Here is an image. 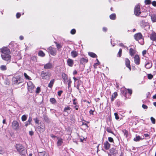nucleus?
Listing matches in <instances>:
<instances>
[{"label": "nucleus", "mask_w": 156, "mask_h": 156, "mask_svg": "<svg viewBox=\"0 0 156 156\" xmlns=\"http://www.w3.org/2000/svg\"><path fill=\"white\" fill-rule=\"evenodd\" d=\"M125 63L126 67H128L129 69V70H131V68L130 65V62L129 60L127 58H126L125 60Z\"/></svg>", "instance_id": "f3484780"}, {"label": "nucleus", "mask_w": 156, "mask_h": 156, "mask_svg": "<svg viewBox=\"0 0 156 156\" xmlns=\"http://www.w3.org/2000/svg\"><path fill=\"white\" fill-rule=\"evenodd\" d=\"M7 69V68L5 65H1L0 66V69L2 71H5Z\"/></svg>", "instance_id": "7c9ffc66"}, {"label": "nucleus", "mask_w": 156, "mask_h": 156, "mask_svg": "<svg viewBox=\"0 0 156 156\" xmlns=\"http://www.w3.org/2000/svg\"><path fill=\"white\" fill-rule=\"evenodd\" d=\"M67 64L68 66L70 67H72L74 64L73 60L71 59L68 58L67 61Z\"/></svg>", "instance_id": "a211bd4d"}, {"label": "nucleus", "mask_w": 156, "mask_h": 156, "mask_svg": "<svg viewBox=\"0 0 156 156\" xmlns=\"http://www.w3.org/2000/svg\"><path fill=\"white\" fill-rule=\"evenodd\" d=\"M44 120L46 122H48L49 121L48 118L47 116H44Z\"/></svg>", "instance_id": "603ef678"}, {"label": "nucleus", "mask_w": 156, "mask_h": 156, "mask_svg": "<svg viewBox=\"0 0 156 156\" xmlns=\"http://www.w3.org/2000/svg\"><path fill=\"white\" fill-rule=\"evenodd\" d=\"M152 5L154 6H156V2L155 1H153L152 3Z\"/></svg>", "instance_id": "e2e57ef3"}, {"label": "nucleus", "mask_w": 156, "mask_h": 156, "mask_svg": "<svg viewBox=\"0 0 156 156\" xmlns=\"http://www.w3.org/2000/svg\"><path fill=\"white\" fill-rule=\"evenodd\" d=\"M145 3L146 4H150L151 3V1L150 0H145Z\"/></svg>", "instance_id": "49530a36"}, {"label": "nucleus", "mask_w": 156, "mask_h": 156, "mask_svg": "<svg viewBox=\"0 0 156 156\" xmlns=\"http://www.w3.org/2000/svg\"><path fill=\"white\" fill-rule=\"evenodd\" d=\"M54 81H55L54 79H52V80H51L50 81V82L48 84V87L50 88H51L53 86Z\"/></svg>", "instance_id": "c756f323"}, {"label": "nucleus", "mask_w": 156, "mask_h": 156, "mask_svg": "<svg viewBox=\"0 0 156 156\" xmlns=\"http://www.w3.org/2000/svg\"><path fill=\"white\" fill-rule=\"evenodd\" d=\"M55 43L56 44L57 48L58 50L61 48L62 46L61 45H60L59 44H57V43Z\"/></svg>", "instance_id": "09e8293b"}, {"label": "nucleus", "mask_w": 156, "mask_h": 156, "mask_svg": "<svg viewBox=\"0 0 156 156\" xmlns=\"http://www.w3.org/2000/svg\"><path fill=\"white\" fill-rule=\"evenodd\" d=\"M116 17V15L115 13H113L109 16L110 19L112 20H115V19Z\"/></svg>", "instance_id": "c9c22d12"}, {"label": "nucleus", "mask_w": 156, "mask_h": 156, "mask_svg": "<svg viewBox=\"0 0 156 156\" xmlns=\"http://www.w3.org/2000/svg\"><path fill=\"white\" fill-rule=\"evenodd\" d=\"M134 37L136 41H138L142 39L143 36L141 33H138L135 34Z\"/></svg>", "instance_id": "ddd939ff"}, {"label": "nucleus", "mask_w": 156, "mask_h": 156, "mask_svg": "<svg viewBox=\"0 0 156 156\" xmlns=\"http://www.w3.org/2000/svg\"><path fill=\"white\" fill-rule=\"evenodd\" d=\"M16 148L19 153L22 155H25L27 153V150L21 144H16Z\"/></svg>", "instance_id": "f257e3e1"}, {"label": "nucleus", "mask_w": 156, "mask_h": 156, "mask_svg": "<svg viewBox=\"0 0 156 156\" xmlns=\"http://www.w3.org/2000/svg\"><path fill=\"white\" fill-rule=\"evenodd\" d=\"M106 130L108 133L113 134V132L112 131L110 127H107L106 128Z\"/></svg>", "instance_id": "a19ab883"}, {"label": "nucleus", "mask_w": 156, "mask_h": 156, "mask_svg": "<svg viewBox=\"0 0 156 156\" xmlns=\"http://www.w3.org/2000/svg\"><path fill=\"white\" fill-rule=\"evenodd\" d=\"M63 91L62 90H60L58 92V95L59 96H60Z\"/></svg>", "instance_id": "bf43d9fd"}, {"label": "nucleus", "mask_w": 156, "mask_h": 156, "mask_svg": "<svg viewBox=\"0 0 156 156\" xmlns=\"http://www.w3.org/2000/svg\"><path fill=\"white\" fill-rule=\"evenodd\" d=\"M122 50L121 49H120L118 53V55H119V57H121L122 54Z\"/></svg>", "instance_id": "de8ad7c7"}, {"label": "nucleus", "mask_w": 156, "mask_h": 156, "mask_svg": "<svg viewBox=\"0 0 156 156\" xmlns=\"http://www.w3.org/2000/svg\"><path fill=\"white\" fill-rule=\"evenodd\" d=\"M38 55L41 57H44L45 54L42 51H40L38 52Z\"/></svg>", "instance_id": "4c0bfd02"}, {"label": "nucleus", "mask_w": 156, "mask_h": 156, "mask_svg": "<svg viewBox=\"0 0 156 156\" xmlns=\"http://www.w3.org/2000/svg\"><path fill=\"white\" fill-rule=\"evenodd\" d=\"M51 76V73L48 72L42 71L41 76L44 80L48 79Z\"/></svg>", "instance_id": "7ed1b4c3"}, {"label": "nucleus", "mask_w": 156, "mask_h": 156, "mask_svg": "<svg viewBox=\"0 0 156 156\" xmlns=\"http://www.w3.org/2000/svg\"><path fill=\"white\" fill-rule=\"evenodd\" d=\"M14 43L13 42H11L9 45V48H12L14 47Z\"/></svg>", "instance_id": "a18cd8bd"}, {"label": "nucleus", "mask_w": 156, "mask_h": 156, "mask_svg": "<svg viewBox=\"0 0 156 156\" xmlns=\"http://www.w3.org/2000/svg\"><path fill=\"white\" fill-rule=\"evenodd\" d=\"M151 19L153 22H156V15H152L151 16Z\"/></svg>", "instance_id": "e433bc0d"}, {"label": "nucleus", "mask_w": 156, "mask_h": 156, "mask_svg": "<svg viewBox=\"0 0 156 156\" xmlns=\"http://www.w3.org/2000/svg\"><path fill=\"white\" fill-rule=\"evenodd\" d=\"M53 67V65L50 63H48L44 65V68L45 69H50Z\"/></svg>", "instance_id": "dca6fc26"}, {"label": "nucleus", "mask_w": 156, "mask_h": 156, "mask_svg": "<svg viewBox=\"0 0 156 156\" xmlns=\"http://www.w3.org/2000/svg\"><path fill=\"white\" fill-rule=\"evenodd\" d=\"M27 84L28 90L31 93L33 91V89L34 88V86L32 83L31 81H29L27 83Z\"/></svg>", "instance_id": "6e6552de"}, {"label": "nucleus", "mask_w": 156, "mask_h": 156, "mask_svg": "<svg viewBox=\"0 0 156 156\" xmlns=\"http://www.w3.org/2000/svg\"><path fill=\"white\" fill-rule=\"evenodd\" d=\"M32 121V119L30 117L29 118L28 121L25 122V126L27 127L30 124Z\"/></svg>", "instance_id": "5701e85b"}, {"label": "nucleus", "mask_w": 156, "mask_h": 156, "mask_svg": "<svg viewBox=\"0 0 156 156\" xmlns=\"http://www.w3.org/2000/svg\"><path fill=\"white\" fill-rule=\"evenodd\" d=\"M142 107L144 109H147L148 108V107L144 104H143L142 105Z\"/></svg>", "instance_id": "4d7b16f0"}, {"label": "nucleus", "mask_w": 156, "mask_h": 156, "mask_svg": "<svg viewBox=\"0 0 156 156\" xmlns=\"http://www.w3.org/2000/svg\"><path fill=\"white\" fill-rule=\"evenodd\" d=\"M104 147L106 150L108 149L110 147V144L107 141L105 142L104 144Z\"/></svg>", "instance_id": "aec40b11"}, {"label": "nucleus", "mask_w": 156, "mask_h": 156, "mask_svg": "<svg viewBox=\"0 0 156 156\" xmlns=\"http://www.w3.org/2000/svg\"><path fill=\"white\" fill-rule=\"evenodd\" d=\"M114 115L115 117V118L116 119H119V118L118 116V114L117 113H114Z\"/></svg>", "instance_id": "6e6d98bb"}, {"label": "nucleus", "mask_w": 156, "mask_h": 156, "mask_svg": "<svg viewBox=\"0 0 156 156\" xmlns=\"http://www.w3.org/2000/svg\"><path fill=\"white\" fill-rule=\"evenodd\" d=\"M151 121L152 123L153 124H154L155 122V119H154L153 117H151Z\"/></svg>", "instance_id": "37998d69"}, {"label": "nucleus", "mask_w": 156, "mask_h": 156, "mask_svg": "<svg viewBox=\"0 0 156 156\" xmlns=\"http://www.w3.org/2000/svg\"><path fill=\"white\" fill-rule=\"evenodd\" d=\"M1 52V55L10 54L11 52L10 49L7 47H4L0 49Z\"/></svg>", "instance_id": "39448f33"}, {"label": "nucleus", "mask_w": 156, "mask_h": 156, "mask_svg": "<svg viewBox=\"0 0 156 156\" xmlns=\"http://www.w3.org/2000/svg\"><path fill=\"white\" fill-rule=\"evenodd\" d=\"M122 133H123L125 136L126 137H127L128 136V131L126 129H123L122 131Z\"/></svg>", "instance_id": "2f4dec72"}, {"label": "nucleus", "mask_w": 156, "mask_h": 156, "mask_svg": "<svg viewBox=\"0 0 156 156\" xmlns=\"http://www.w3.org/2000/svg\"><path fill=\"white\" fill-rule=\"evenodd\" d=\"M41 91V89L40 88L38 87H37L36 90V93L37 94H38L39 93L40 91Z\"/></svg>", "instance_id": "79ce46f5"}, {"label": "nucleus", "mask_w": 156, "mask_h": 156, "mask_svg": "<svg viewBox=\"0 0 156 156\" xmlns=\"http://www.w3.org/2000/svg\"><path fill=\"white\" fill-rule=\"evenodd\" d=\"M88 55L90 57L93 58L97 57V56L94 53L92 52H89L88 53Z\"/></svg>", "instance_id": "c85d7f7f"}, {"label": "nucleus", "mask_w": 156, "mask_h": 156, "mask_svg": "<svg viewBox=\"0 0 156 156\" xmlns=\"http://www.w3.org/2000/svg\"><path fill=\"white\" fill-rule=\"evenodd\" d=\"M21 16V14L20 13L18 12L16 14V17L18 19Z\"/></svg>", "instance_id": "13d9d810"}, {"label": "nucleus", "mask_w": 156, "mask_h": 156, "mask_svg": "<svg viewBox=\"0 0 156 156\" xmlns=\"http://www.w3.org/2000/svg\"><path fill=\"white\" fill-rule=\"evenodd\" d=\"M134 58L135 63L136 65H139L140 63V59L139 56L137 55H136Z\"/></svg>", "instance_id": "4468645a"}, {"label": "nucleus", "mask_w": 156, "mask_h": 156, "mask_svg": "<svg viewBox=\"0 0 156 156\" xmlns=\"http://www.w3.org/2000/svg\"><path fill=\"white\" fill-rule=\"evenodd\" d=\"M134 12L136 16H139L141 13L140 11V6L138 5L136 6L134 9Z\"/></svg>", "instance_id": "9d476101"}, {"label": "nucleus", "mask_w": 156, "mask_h": 156, "mask_svg": "<svg viewBox=\"0 0 156 156\" xmlns=\"http://www.w3.org/2000/svg\"><path fill=\"white\" fill-rule=\"evenodd\" d=\"M50 101L53 104H55L56 103V101L54 98H51L50 99Z\"/></svg>", "instance_id": "f704fd0d"}, {"label": "nucleus", "mask_w": 156, "mask_h": 156, "mask_svg": "<svg viewBox=\"0 0 156 156\" xmlns=\"http://www.w3.org/2000/svg\"><path fill=\"white\" fill-rule=\"evenodd\" d=\"M12 127L13 129L18 130L20 128L18 122L16 120L13 121L12 123Z\"/></svg>", "instance_id": "423d86ee"}, {"label": "nucleus", "mask_w": 156, "mask_h": 156, "mask_svg": "<svg viewBox=\"0 0 156 156\" xmlns=\"http://www.w3.org/2000/svg\"><path fill=\"white\" fill-rule=\"evenodd\" d=\"M107 29L105 27H104L103 28V30L104 32H106L107 31Z\"/></svg>", "instance_id": "338daca9"}, {"label": "nucleus", "mask_w": 156, "mask_h": 156, "mask_svg": "<svg viewBox=\"0 0 156 156\" xmlns=\"http://www.w3.org/2000/svg\"><path fill=\"white\" fill-rule=\"evenodd\" d=\"M140 25L142 27H144L147 26L148 25V23L145 20H143L140 22Z\"/></svg>", "instance_id": "6ab92c4d"}, {"label": "nucleus", "mask_w": 156, "mask_h": 156, "mask_svg": "<svg viewBox=\"0 0 156 156\" xmlns=\"http://www.w3.org/2000/svg\"><path fill=\"white\" fill-rule=\"evenodd\" d=\"M58 139L57 145L58 146H59L63 143V140L62 138H58Z\"/></svg>", "instance_id": "a878e982"}, {"label": "nucleus", "mask_w": 156, "mask_h": 156, "mask_svg": "<svg viewBox=\"0 0 156 156\" xmlns=\"http://www.w3.org/2000/svg\"><path fill=\"white\" fill-rule=\"evenodd\" d=\"M94 110H90V111H89V113L90 114V115H93V113H94Z\"/></svg>", "instance_id": "680f3d73"}, {"label": "nucleus", "mask_w": 156, "mask_h": 156, "mask_svg": "<svg viewBox=\"0 0 156 156\" xmlns=\"http://www.w3.org/2000/svg\"><path fill=\"white\" fill-rule=\"evenodd\" d=\"M71 108L68 106L65 107L63 110V112H64L65 114L66 115H67L71 113Z\"/></svg>", "instance_id": "9b49d317"}, {"label": "nucleus", "mask_w": 156, "mask_h": 156, "mask_svg": "<svg viewBox=\"0 0 156 156\" xmlns=\"http://www.w3.org/2000/svg\"><path fill=\"white\" fill-rule=\"evenodd\" d=\"M119 45L124 48H127V46L124 45V44L122 43H120L119 44Z\"/></svg>", "instance_id": "864d4df0"}, {"label": "nucleus", "mask_w": 156, "mask_h": 156, "mask_svg": "<svg viewBox=\"0 0 156 156\" xmlns=\"http://www.w3.org/2000/svg\"><path fill=\"white\" fill-rule=\"evenodd\" d=\"M78 53L75 51H73L71 52V56L73 58L76 57L78 55Z\"/></svg>", "instance_id": "4be33fe9"}, {"label": "nucleus", "mask_w": 156, "mask_h": 156, "mask_svg": "<svg viewBox=\"0 0 156 156\" xmlns=\"http://www.w3.org/2000/svg\"><path fill=\"white\" fill-rule=\"evenodd\" d=\"M76 32V30L73 29H72L70 31V33L72 34H75Z\"/></svg>", "instance_id": "c03bdc74"}, {"label": "nucleus", "mask_w": 156, "mask_h": 156, "mask_svg": "<svg viewBox=\"0 0 156 156\" xmlns=\"http://www.w3.org/2000/svg\"><path fill=\"white\" fill-rule=\"evenodd\" d=\"M35 122L37 124H38L39 123V120L37 118H36L34 119Z\"/></svg>", "instance_id": "8fccbe9b"}, {"label": "nucleus", "mask_w": 156, "mask_h": 156, "mask_svg": "<svg viewBox=\"0 0 156 156\" xmlns=\"http://www.w3.org/2000/svg\"><path fill=\"white\" fill-rule=\"evenodd\" d=\"M12 83L15 85H18L23 82V79L21 78L20 75H17L13 77L12 79Z\"/></svg>", "instance_id": "f03ea898"}, {"label": "nucleus", "mask_w": 156, "mask_h": 156, "mask_svg": "<svg viewBox=\"0 0 156 156\" xmlns=\"http://www.w3.org/2000/svg\"><path fill=\"white\" fill-rule=\"evenodd\" d=\"M29 133L30 135L32 136L34 134V132L32 131H30Z\"/></svg>", "instance_id": "774afa93"}, {"label": "nucleus", "mask_w": 156, "mask_h": 156, "mask_svg": "<svg viewBox=\"0 0 156 156\" xmlns=\"http://www.w3.org/2000/svg\"><path fill=\"white\" fill-rule=\"evenodd\" d=\"M36 129L40 133L43 132L45 129L44 125H41L40 126H38L36 128Z\"/></svg>", "instance_id": "f8f14e48"}, {"label": "nucleus", "mask_w": 156, "mask_h": 156, "mask_svg": "<svg viewBox=\"0 0 156 156\" xmlns=\"http://www.w3.org/2000/svg\"><path fill=\"white\" fill-rule=\"evenodd\" d=\"M144 139V137L143 138H141L139 136H136V137L133 139V140L137 142L140 141V140H143Z\"/></svg>", "instance_id": "412c9836"}, {"label": "nucleus", "mask_w": 156, "mask_h": 156, "mask_svg": "<svg viewBox=\"0 0 156 156\" xmlns=\"http://www.w3.org/2000/svg\"><path fill=\"white\" fill-rule=\"evenodd\" d=\"M153 77V76L151 74H148V78L149 79H151Z\"/></svg>", "instance_id": "5fc2aeb1"}, {"label": "nucleus", "mask_w": 156, "mask_h": 156, "mask_svg": "<svg viewBox=\"0 0 156 156\" xmlns=\"http://www.w3.org/2000/svg\"><path fill=\"white\" fill-rule=\"evenodd\" d=\"M48 52L52 55H55L56 54V50L55 48L50 47L48 48Z\"/></svg>", "instance_id": "0eeeda50"}, {"label": "nucleus", "mask_w": 156, "mask_h": 156, "mask_svg": "<svg viewBox=\"0 0 156 156\" xmlns=\"http://www.w3.org/2000/svg\"><path fill=\"white\" fill-rule=\"evenodd\" d=\"M24 76L28 80H31V78L26 73H24Z\"/></svg>", "instance_id": "58836bf2"}, {"label": "nucleus", "mask_w": 156, "mask_h": 156, "mask_svg": "<svg viewBox=\"0 0 156 156\" xmlns=\"http://www.w3.org/2000/svg\"><path fill=\"white\" fill-rule=\"evenodd\" d=\"M67 82H68V84H71L72 83V81L70 79H69L67 81Z\"/></svg>", "instance_id": "69168bd1"}, {"label": "nucleus", "mask_w": 156, "mask_h": 156, "mask_svg": "<svg viewBox=\"0 0 156 156\" xmlns=\"http://www.w3.org/2000/svg\"><path fill=\"white\" fill-rule=\"evenodd\" d=\"M2 59L6 62L7 63H9L11 61L10 54L1 55Z\"/></svg>", "instance_id": "20e7f679"}, {"label": "nucleus", "mask_w": 156, "mask_h": 156, "mask_svg": "<svg viewBox=\"0 0 156 156\" xmlns=\"http://www.w3.org/2000/svg\"><path fill=\"white\" fill-rule=\"evenodd\" d=\"M152 66V64L150 62H147L145 64V67L147 69H150Z\"/></svg>", "instance_id": "bb28decb"}, {"label": "nucleus", "mask_w": 156, "mask_h": 156, "mask_svg": "<svg viewBox=\"0 0 156 156\" xmlns=\"http://www.w3.org/2000/svg\"><path fill=\"white\" fill-rule=\"evenodd\" d=\"M27 117L25 115H23L21 117L22 120L23 121H25L27 120Z\"/></svg>", "instance_id": "ea45409f"}, {"label": "nucleus", "mask_w": 156, "mask_h": 156, "mask_svg": "<svg viewBox=\"0 0 156 156\" xmlns=\"http://www.w3.org/2000/svg\"><path fill=\"white\" fill-rule=\"evenodd\" d=\"M4 153L3 150L2 148L0 147V154H2Z\"/></svg>", "instance_id": "052dcab7"}, {"label": "nucleus", "mask_w": 156, "mask_h": 156, "mask_svg": "<svg viewBox=\"0 0 156 156\" xmlns=\"http://www.w3.org/2000/svg\"><path fill=\"white\" fill-rule=\"evenodd\" d=\"M82 81L80 80H78L77 82V85L76 86V88L78 90H79V87L82 84Z\"/></svg>", "instance_id": "72a5a7b5"}, {"label": "nucleus", "mask_w": 156, "mask_h": 156, "mask_svg": "<svg viewBox=\"0 0 156 156\" xmlns=\"http://www.w3.org/2000/svg\"><path fill=\"white\" fill-rule=\"evenodd\" d=\"M108 140L110 142H113L114 141L113 139L110 137H108Z\"/></svg>", "instance_id": "3c124183"}, {"label": "nucleus", "mask_w": 156, "mask_h": 156, "mask_svg": "<svg viewBox=\"0 0 156 156\" xmlns=\"http://www.w3.org/2000/svg\"><path fill=\"white\" fill-rule=\"evenodd\" d=\"M129 53L130 55L132 56L135 54V51L134 50L131 48L129 49Z\"/></svg>", "instance_id": "cd10ccee"}, {"label": "nucleus", "mask_w": 156, "mask_h": 156, "mask_svg": "<svg viewBox=\"0 0 156 156\" xmlns=\"http://www.w3.org/2000/svg\"><path fill=\"white\" fill-rule=\"evenodd\" d=\"M62 78L64 80V82H66V80L67 79V76L65 73H62Z\"/></svg>", "instance_id": "473e14b6"}, {"label": "nucleus", "mask_w": 156, "mask_h": 156, "mask_svg": "<svg viewBox=\"0 0 156 156\" xmlns=\"http://www.w3.org/2000/svg\"><path fill=\"white\" fill-rule=\"evenodd\" d=\"M118 95L117 93V92H115L112 95L111 97V101H114L115 99Z\"/></svg>", "instance_id": "393cba45"}, {"label": "nucleus", "mask_w": 156, "mask_h": 156, "mask_svg": "<svg viewBox=\"0 0 156 156\" xmlns=\"http://www.w3.org/2000/svg\"><path fill=\"white\" fill-rule=\"evenodd\" d=\"M88 59L86 58H80V63L82 64H83L87 63L88 62Z\"/></svg>", "instance_id": "b1692460"}, {"label": "nucleus", "mask_w": 156, "mask_h": 156, "mask_svg": "<svg viewBox=\"0 0 156 156\" xmlns=\"http://www.w3.org/2000/svg\"><path fill=\"white\" fill-rule=\"evenodd\" d=\"M128 93L130 94H131L132 93V90H131L128 89L127 90Z\"/></svg>", "instance_id": "0e129e2a"}, {"label": "nucleus", "mask_w": 156, "mask_h": 156, "mask_svg": "<svg viewBox=\"0 0 156 156\" xmlns=\"http://www.w3.org/2000/svg\"><path fill=\"white\" fill-rule=\"evenodd\" d=\"M117 151L114 148H112L110 150V152L108 154V156H116L117 154Z\"/></svg>", "instance_id": "1a4fd4ad"}, {"label": "nucleus", "mask_w": 156, "mask_h": 156, "mask_svg": "<svg viewBox=\"0 0 156 156\" xmlns=\"http://www.w3.org/2000/svg\"><path fill=\"white\" fill-rule=\"evenodd\" d=\"M150 38L151 40L156 41V33L153 32L150 35Z\"/></svg>", "instance_id": "2eb2a0df"}]
</instances>
